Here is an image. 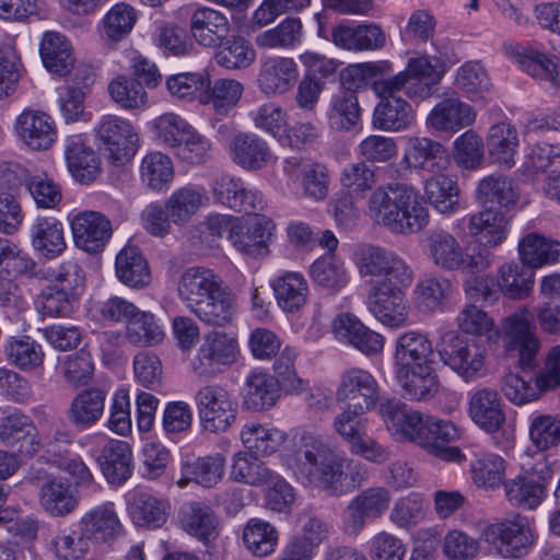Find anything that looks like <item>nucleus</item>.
Returning <instances> with one entry per match:
<instances>
[{
  "label": "nucleus",
  "mask_w": 560,
  "mask_h": 560,
  "mask_svg": "<svg viewBox=\"0 0 560 560\" xmlns=\"http://www.w3.org/2000/svg\"><path fill=\"white\" fill-rule=\"evenodd\" d=\"M520 260L533 270L560 261V242L540 233H527L517 244Z\"/></svg>",
  "instance_id": "nucleus-43"
},
{
  "label": "nucleus",
  "mask_w": 560,
  "mask_h": 560,
  "mask_svg": "<svg viewBox=\"0 0 560 560\" xmlns=\"http://www.w3.org/2000/svg\"><path fill=\"white\" fill-rule=\"evenodd\" d=\"M412 280L413 276L401 283L371 287L366 300L369 312L386 327L398 329L407 326L410 305L405 289Z\"/></svg>",
  "instance_id": "nucleus-12"
},
{
  "label": "nucleus",
  "mask_w": 560,
  "mask_h": 560,
  "mask_svg": "<svg viewBox=\"0 0 560 560\" xmlns=\"http://www.w3.org/2000/svg\"><path fill=\"white\" fill-rule=\"evenodd\" d=\"M276 225L265 215L242 222L238 220L231 229L228 240L240 253L249 257H265L269 253V242L273 235Z\"/></svg>",
  "instance_id": "nucleus-22"
},
{
  "label": "nucleus",
  "mask_w": 560,
  "mask_h": 560,
  "mask_svg": "<svg viewBox=\"0 0 560 560\" xmlns=\"http://www.w3.org/2000/svg\"><path fill=\"white\" fill-rule=\"evenodd\" d=\"M105 398V392L98 388H88L80 392L72 399L67 410L69 422L80 429L92 427L104 413Z\"/></svg>",
  "instance_id": "nucleus-46"
},
{
  "label": "nucleus",
  "mask_w": 560,
  "mask_h": 560,
  "mask_svg": "<svg viewBox=\"0 0 560 560\" xmlns=\"http://www.w3.org/2000/svg\"><path fill=\"white\" fill-rule=\"evenodd\" d=\"M433 365V345L427 334L408 330L397 337L393 370L407 398L424 400L438 392L439 381Z\"/></svg>",
  "instance_id": "nucleus-2"
},
{
  "label": "nucleus",
  "mask_w": 560,
  "mask_h": 560,
  "mask_svg": "<svg viewBox=\"0 0 560 560\" xmlns=\"http://www.w3.org/2000/svg\"><path fill=\"white\" fill-rule=\"evenodd\" d=\"M140 178L152 190L166 189L174 179L171 158L162 152H150L141 162Z\"/></svg>",
  "instance_id": "nucleus-58"
},
{
  "label": "nucleus",
  "mask_w": 560,
  "mask_h": 560,
  "mask_svg": "<svg viewBox=\"0 0 560 560\" xmlns=\"http://www.w3.org/2000/svg\"><path fill=\"white\" fill-rule=\"evenodd\" d=\"M431 173L432 175L423 180L424 198L440 213H454L459 205V187L456 177L443 171Z\"/></svg>",
  "instance_id": "nucleus-42"
},
{
  "label": "nucleus",
  "mask_w": 560,
  "mask_h": 560,
  "mask_svg": "<svg viewBox=\"0 0 560 560\" xmlns=\"http://www.w3.org/2000/svg\"><path fill=\"white\" fill-rule=\"evenodd\" d=\"M202 429L210 433L228 431L236 420L237 402L222 386H202L195 397Z\"/></svg>",
  "instance_id": "nucleus-13"
},
{
  "label": "nucleus",
  "mask_w": 560,
  "mask_h": 560,
  "mask_svg": "<svg viewBox=\"0 0 560 560\" xmlns=\"http://www.w3.org/2000/svg\"><path fill=\"white\" fill-rule=\"evenodd\" d=\"M520 140L516 129L508 122L490 127L487 138L489 155L499 166L511 168L515 164Z\"/></svg>",
  "instance_id": "nucleus-50"
},
{
  "label": "nucleus",
  "mask_w": 560,
  "mask_h": 560,
  "mask_svg": "<svg viewBox=\"0 0 560 560\" xmlns=\"http://www.w3.org/2000/svg\"><path fill=\"white\" fill-rule=\"evenodd\" d=\"M335 338L365 355L378 354L384 348V337L366 327L354 314L341 313L332 320Z\"/></svg>",
  "instance_id": "nucleus-28"
},
{
  "label": "nucleus",
  "mask_w": 560,
  "mask_h": 560,
  "mask_svg": "<svg viewBox=\"0 0 560 560\" xmlns=\"http://www.w3.org/2000/svg\"><path fill=\"white\" fill-rule=\"evenodd\" d=\"M390 78L375 80L371 90L380 98L376 104L372 125L375 129L386 132H400L409 129L416 122V113L412 106L398 94L404 90L380 91L378 84L389 82Z\"/></svg>",
  "instance_id": "nucleus-16"
},
{
  "label": "nucleus",
  "mask_w": 560,
  "mask_h": 560,
  "mask_svg": "<svg viewBox=\"0 0 560 560\" xmlns=\"http://www.w3.org/2000/svg\"><path fill=\"white\" fill-rule=\"evenodd\" d=\"M283 172L289 183L301 190L303 198L320 202L328 197L331 176L326 164L303 162L301 159L292 156L285 159Z\"/></svg>",
  "instance_id": "nucleus-19"
},
{
  "label": "nucleus",
  "mask_w": 560,
  "mask_h": 560,
  "mask_svg": "<svg viewBox=\"0 0 560 560\" xmlns=\"http://www.w3.org/2000/svg\"><path fill=\"white\" fill-rule=\"evenodd\" d=\"M97 139L115 164L130 161L138 149V133L131 124L118 116L105 115L96 128Z\"/></svg>",
  "instance_id": "nucleus-20"
},
{
  "label": "nucleus",
  "mask_w": 560,
  "mask_h": 560,
  "mask_svg": "<svg viewBox=\"0 0 560 560\" xmlns=\"http://www.w3.org/2000/svg\"><path fill=\"white\" fill-rule=\"evenodd\" d=\"M272 288L278 305L285 312L299 311L306 303L308 287L299 272H285L275 280Z\"/></svg>",
  "instance_id": "nucleus-55"
},
{
  "label": "nucleus",
  "mask_w": 560,
  "mask_h": 560,
  "mask_svg": "<svg viewBox=\"0 0 560 560\" xmlns=\"http://www.w3.org/2000/svg\"><path fill=\"white\" fill-rule=\"evenodd\" d=\"M392 502L390 491L382 486L370 487L359 492L342 513V525L349 536L357 537L368 518H380Z\"/></svg>",
  "instance_id": "nucleus-18"
},
{
  "label": "nucleus",
  "mask_w": 560,
  "mask_h": 560,
  "mask_svg": "<svg viewBox=\"0 0 560 560\" xmlns=\"http://www.w3.org/2000/svg\"><path fill=\"white\" fill-rule=\"evenodd\" d=\"M7 361L22 371L42 366L45 358L42 346L30 336H13L5 340Z\"/></svg>",
  "instance_id": "nucleus-53"
},
{
  "label": "nucleus",
  "mask_w": 560,
  "mask_h": 560,
  "mask_svg": "<svg viewBox=\"0 0 560 560\" xmlns=\"http://www.w3.org/2000/svg\"><path fill=\"white\" fill-rule=\"evenodd\" d=\"M209 202L202 186L187 184L176 188L165 201V210L175 225H185Z\"/></svg>",
  "instance_id": "nucleus-38"
},
{
  "label": "nucleus",
  "mask_w": 560,
  "mask_h": 560,
  "mask_svg": "<svg viewBox=\"0 0 560 560\" xmlns=\"http://www.w3.org/2000/svg\"><path fill=\"white\" fill-rule=\"evenodd\" d=\"M242 540L250 553L257 557H266L276 550L279 532L269 522L254 517L245 524Z\"/></svg>",
  "instance_id": "nucleus-54"
},
{
  "label": "nucleus",
  "mask_w": 560,
  "mask_h": 560,
  "mask_svg": "<svg viewBox=\"0 0 560 560\" xmlns=\"http://www.w3.org/2000/svg\"><path fill=\"white\" fill-rule=\"evenodd\" d=\"M477 118L476 109L452 94L438 102L427 117V126L439 132L456 133L472 126Z\"/></svg>",
  "instance_id": "nucleus-27"
},
{
  "label": "nucleus",
  "mask_w": 560,
  "mask_h": 560,
  "mask_svg": "<svg viewBox=\"0 0 560 560\" xmlns=\"http://www.w3.org/2000/svg\"><path fill=\"white\" fill-rule=\"evenodd\" d=\"M502 330L505 350L518 357L522 369L532 368L540 343L536 337V326L529 308L521 307L505 317Z\"/></svg>",
  "instance_id": "nucleus-15"
},
{
  "label": "nucleus",
  "mask_w": 560,
  "mask_h": 560,
  "mask_svg": "<svg viewBox=\"0 0 560 560\" xmlns=\"http://www.w3.org/2000/svg\"><path fill=\"white\" fill-rule=\"evenodd\" d=\"M116 275L126 285L139 289L151 282V272L141 250L132 245L125 246L116 257Z\"/></svg>",
  "instance_id": "nucleus-49"
},
{
  "label": "nucleus",
  "mask_w": 560,
  "mask_h": 560,
  "mask_svg": "<svg viewBox=\"0 0 560 560\" xmlns=\"http://www.w3.org/2000/svg\"><path fill=\"white\" fill-rule=\"evenodd\" d=\"M402 162L409 168L439 172L450 164V155L445 147L428 137H409L404 150Z\"/></svg>",
  "instance_id": "nucleus-33"
},
{
  "label": "nucleus",
  "mask_w": 560,
  "mask_h": 560,
  "mask_svg": "<svg viewBox=\"0 0 560 560\" xmlns=\"http://www.w3.org/2000/svg\"><path fill=\"white\" fill-rule=\"evenodd\" d=\"M380 384L368 370L352 366L345 370L336 389V400L348 402V406H362L372 410L380 400Z\"/></svg>",
  "instance_id": "nucleus-21"
},
{
  "label": "nucleus",
  "mask_w": 560,
  "mask_h": 560,
  "mask_svg": "<svg viewBox=\"0 0 560 560\" xmlns=\"http://www.w3.org/2000/svg\"><path fill=\"white\" fill-rule=\"evenodd\" d=\"M273 470L252 452H240L234 455L231 475L236 481L252 486L267 485Z\"/></svg>",
  "instance_id": "nucleus-62"
},
{
  "label": "nucleus",
  "mask_w": 560,
  "mask_h": 560,
  "mask_svg": "<svg viewBox=\"0 0 560 560\" xmlns=\"http://www.w3.org/2000/svg\"><path fill=\"white\" fill-rule=\"evenodd\" d=\"M353 262L361 278L371 287L401 283L413 276L411 268L395 252L373 244H361L353 252Z\"/></svg>",
  "instance_id": "nucleus-6"
},
{
  "label": "nucleus",
  "mask_w": 560,
  "mask_h": 560,
  "mask_svg": "<svg viewBox=\"0 0 560 560\" xmlns=\"http://www.w3.org/2000/svg\"><path fill=\"white\" fill-rule=\"evenodd\" d=\"M495 283L505 298L522 301L533 293L535 271L521 260L504 262L497 270Z\"/></svg>",
  "instance_id": "nucleus-39"
},
{
  "label": "nucleus",
  "mask_w": 560,
  "mask_h": 560,
  "mask_svg": "<svg viewBox=\"0 0 560 560\" xmlns=\"http://www.w3.org/2000/svg\"><path fill=\"white\" fill-rule=\"evenodd\" d=\"M40 508L52 517H65L79 506L80 494L68 479L47 476L38 491Z\"/></svg>",
  "instance_id": "nucleus-31"
},
{
  "label": "nucleus",
  "mask_w": 560,
  "mask_h": 560,
  "mask_svg": "<svg viewBox=\"0 0 560 560\" xmlns=\"http://www.w3.org/2000/svg\"><path fill=\"white\" fill-rule=\"evenodd\" d=\"M18 139L32 151H46L57 141L58 131L54 118L38 109L26 108L14 122Z\"/></svg>",
  "instance_id": "nucleus-24"
},
{
  "label": "nucleus",
  "mask_w": 560,
  "mask_h": 560,
  "mask_svg": "<svg viewBox=\"0 0 560 560\" xmlns=\"http://www.w3.org/2000/svg\"><path fill=\"white\" fill-rule=\"evenodd\" d=\"M505 460L497 454H482L470 465L471 478L475 485L487 490L500 487L505 477Z\"/></svg>",
  "instance_id": "nucleus-60"
},
{
  "label": "nucleus",
  "mask_w": 560,
  "mask_h": 560,
  "mask_svg": "<svg viewBox=\"0 0 560 560\" xmlns=\"http://www.w3.org/2000/svg\"><path fill=\"white\" fill-rule=\"evenodd\" d=\"M441 361L465 381L475 380L486 364V350L475 340L446 331L436 345Z\"/></svg>",
  "instance_id": "nucleus-11"
},
{
  "label": "nucleus",
  "mask_w": 560,
  "mask_h": 560,
  "mask_svg": "<svg viewBox=\"0 0 560 560\" xmlns=\"http://www.w3.org/2000/svg\"><path fill=\"white\" fill-rule=\"evenodd\" d=\"M425 516V504L421 494L411 492L397 499L389 512L390 522L401 529H409Z\"/></svg>",
  "instance_id": "nucleus-64"
},
{
  "label": "nucleus",
  "mask_w": 560,
  "mask_h": 560,
  "mask_svg": "<svg viewBox=\"0 0 560 560\" xmlns=\"http://www.w3.org/2000/svg\"><path fill=\"white\" fill-rule=\"evenodd\" d=\"M68 168L75 180L89 184L101 174V162L94 151L79 137H70L66 145Z\"/></svg>",
  "instance_id": "nucleus-45"
},
{
  "label": "nucleus",
  "mask_w": 560,
  "mask_h": 560,
  "mask_svg": "<svg viewBox=\"0 0 560 560\" xmlns=\"http://www.w3.org/2000/svg\"><path fill=\"white\" fill-rule=\"evenodd\" d=\"M190 32L198 44L205 47H215L226 38L230 22L220 11L201 7L190 18Z\"/></svg>",
  "instance_id": "nucleus-41"
},
{
  "label": "nucleus",
  "mask_w": 560,
  "mask_h": 560,
  "mask_svg": "<svg viewBox=\"0 0 560 560\" xmlns=\"http://www.w3.org/2000/svg\"><path fill=\"white\" fill-rule=\"evenodd\" d=\"M241 440L249 452L268 456L285 442L287 434L273 427H267L258 422H247L242 428Z\"/></svg>",
  "instance_id": "nucleus-51"
},
{
  "label": "nucleus",
  "mask_w": 560,
  "mask_h": 560,
  "mask_svg": "<svg viewBox=\"0 0 560 560\" xmlns=\"http://www.w3.org/2000/svg\"><path fill=\"white\" fill-rule=\"evenodd\" d=\"M369 410L362 406H348L332 421L335 432L348 444L351 454L374 463L384 464L390 458V450L366 435V421L361 418Z\"/></svg>",
  "instance_id": "nucleus-7"
},
{
  "label": "nucleus",
  "mask_w": 560,
  "mask_h": 560,
  "mask_svg": "<svg viewBox=\"0 0 560 560\" xmlns=\"http://www.w3.org/2000/svg\"><path fill=\"white\" fill-rule=\"evenodd\" d=\"M73 241L86 253L101 252L112 236V223L101 212L82 211L71 220Z\"/></svg>",
  "instance_id": "nucleus-29"
},
{
  "label": "nucleus",
  "mask_w": 560,
  "mask_h": 560,
  "mask_svg": "<svg viewBox=\"0 0 560 560\" xmlns=\"http://www.w3.org/2000/svg\"><path fill=\"white\" fill-rule=\"evenodd\" d=\"M178 521L183 530L205 545L213 542L219 537L220 520L205 503H185L180 508Z\"/></svg>",
  "instance_id": "nucleus-36"
},
{
  "label": "nucleus",
  "mask_w": 560,
  "mask_h": 560,
  "mask_svg": "<svg viewBox=\"0 0 560 560\" xmlns=\"http://www.w3.org/2000/svg\"><path fill=\"white\" fill-rule=\"evenodd\" d=\"M78 528L89 541L106 542L122 532V524L113 502H104L86 510L78 522Z\"/></svg>",
  "instance_id": "nucleus-32"
},
{
  "label": "nucleus",
  "mask_w": 560,
  "mask_h": 560,
  "mask_svg": "<svg viewBox=\"0 0 560 560\" xmlns=\"http://www.w3.org/2000/svg\"><path fill=\"white\" fill-rule=\"evenodd\" d=\"M125 338L138 347H153L164 340L165 334L152 313L138 308L126 325Z\"/></svg>",
  "instance_id": "nucleus-57"
},
{
  "label": "nucleus",
  "mask_w": 560,
  "mask_h": 560,
  "mask_svg": "<svg viewBox=\"0 0 560 560\" xmlns=\"http://www.w3.org/2000/svg\"><path fill=\"white\" fill-rule=\"evenodd\" d=\"M127 509L135 525L159 528L167 520L168 502L150 492L137 490L129 493Z\"/></svg>",
  "instance_id": "nucleus-40"
},
{
  "label": "nucleus",
  "mask_w": 560,
  "mask_h": 560,
  "mask_svg": "<svg viewBox=\"0 0 560 560\" xmlns=\"http://www.w3.org/2000/svg\"><path fill=\"white\" fill-rule=\"evenodd\" d=\"M504 54L532 78L560 89V65L548 57L536 44L505 43Z\"/></svg>",
  "instance_id": "nucleus-25"
},
{
  "label": "nucleus",
  "mask_w": 560,
  "mask_h": 560,
  "mask_svg": "<svg viewBox=\"0 0 560 560\" xmlns=\"http://www.w3.org/2000/svg\"><path fill=\"white\" fill-rule=\"evenodd\" d=\"M445 72V65L436 56L409 59L405 70L389 77L390 81L378 84L380 91L404 90L409 98L424 100L431 95Z\"/></svg>",
  "instance_id": "nucleus-9"
},
{
  "label": "nucleus",
  "mask_w": 560,
  "mask_h": 560,
  "mask_svg": "<svg viewBox=\"0 0 560 560\" xmlns=\"http://www.w3.org/2000/svg\"><path fill=\"white\" fill-rule=\"evenodd\" d=\"M246 387L245 404L256 411L272 407L279 398L280 384L267 373L252 372Z\"/></svg>",
  "instance_id": "nucleus-56"
},
{
  "label": "nucleus",
  "mask_w": 560,
  "mask_h": 560,
  "mask_svg": "<svg viewBox=\"0 0 560 560\" xmlns=\"http://www.w3.org/2000/svg\"><path fill=\"white\" fill-rule=\"evenodd\" d=\"M528 436L539 451H546L560 443V417L557 415H534L528 424Z\"/></svg>",
  "instance_id": "nucleus-63"
},
{
  "label": "nucleus",
  "mask_w": 560,
  "mask_h": 560,
  "mask_svg": "<svg viewBox=\"0 0 560 560\" xmlns=\"http://www.w3.org/2000/svg\"><path fill=\"white\" fill-rule=\"evenodd\" d=\"M481 537L491 545L497 553L509 560L526 557L536 544V533L527 517L515 515L482 529Z\"/></svg>",
  "instance_id": "nucleus-8"
},
{
  "label": "nucleus",
  "mask_w": 560,
  "mask_h": 560,
  "mask_svg": "<svg viewBox=\"0 0 560 560\" xmlns=\"http://www.w3.org/2000/svg\"><path fill=\"white\" fill-rule=\"evenodd\" d=\"M423 244L429 260L442 271L475 275L491 265L488 250L475 249L468 253L451 232L443 229L428 231Z\"/></svg>",
  "instance_id": "nucleus-5"
},
{
  "label": "nucleus",
  "mask_w": 560,
  "mask_h": 560,
  "mask_svg": "<svg viewBox=\"0 0 560 560\" xmlns=\"http://www.w3.org/2000/svg\"><path fill=\"white\" fill-rule=\"evenodd\" d=\"M506 499L513 506L533 510L545 498L544 486L527 477H516L504 482Z\"/></svg>",
  "instance_id": "nucleus-61"
},
{
  "label": "nucleus",
  "mask_w": 560,
  "mask_h": 560,
  "mask_svg": "<svg viewBox=\"0 0 560 560\" xmlns=\"http://www.w3.org/2000/svg\"><path fill=\"white\" fill-rule=\"evenodd\" d=\"M243 92L244 85L238 80L220 78L208 84L200 103L210 105L217 115L226 116L237 105Z\"/></svg>",
  "instance_id": "nucleus-52"
},
{
  "label": "nucleus",
  "mask_w": 560,
  "mask_h": 560,
  "mask_svg": "<svg viewBox=\"0 0 560 560\" xmlns=\"http://www.w3.org/2000/svg\"><path fill=\"white\" fill-rule=\"evenodd\" d=\"M378 413L390 433L398 441H409L423 446L428 441L424 434L427 418L417 410L409 408L397 398H383L378 405Z\"/></svg>",
  "instance_id": "nucleus-17"
},
{
  "label": "nucleus",
  "mask_w": 560,
  "mask_h": 560,
  "mask_svg": "<svg viewBox=\"0 0 560 560\" xmlns=\"http://www.w3.org/2000/svg\"><path fill=\"white\" fill-rule=\"evenodd\" d=\"M177 296L199 320L215 327L230 324L236 311L235 296L212 269L196 266L183 271Z\"/></svg>",
  "instance_id": "nucleus-1"
},
{
  "label": "nucleus",
  "mask_w": 560,
  "mask_h": 560,
  "mask_svg": "<svg viewBox=\"0 0 560 560\" xmlns=\"http://www.w3.org/2000/svg\"><path fill=\"white\" fill-rule=\"evenodd\" d=\"M299 78L296 62L289 57L271 56L259 61L256 85L266 97L287 94L295 85Z\"/></svg>",
  "instance_id": "nucleus-23"
},
{
  "label": "nucleus",
  "mask_w": 560,
  "mask_h": 560,
  "mask_svg": "<svg viewBox=\"0 0 560 560\" xmlns=\"http://www.w3.org/2000/svg\"><path fill=\"white\" fill-rule=\"evenodd\" d=\"M229 152L232 161L246 171L262 170L276 160L267 141L252 132L234 136Z\"/></svg>",
  "instance_id": "nucleus-35"
},
{
  "label": "nucleus",
  "mask_w": 560,
  "mask_h": 560,
  "mask_svg": "<svg viewBox=\"0 0 560 560\" xmlns=\"http://www.w3.org/2000/svg\"><path fill=\"white\" fill-rule=\"evenodd\" d=\"M467 228L469 235L481 246L479 249L487 250L505 242L510 229V218L502 211L483 208L469 215Z\"/></svg>",
  "instance_id": "nucleus-30"
},
{
  "label": "nucleus",
  "mask_w": 560,
  "mask_h": 560,
  "mask_svg": "<svg viewBox=\"0 0 560 560\" xmlns=\"http://www.w3.org/2000/svg\"><path fill=\"white\" fill-rule=\"evenodd\" d=\"M340 454L320 435L303 430L294 445L283 451L281 462L305 488L332 494L334 490H340L336 481Z\"/></svg>",
  "instance_id": "nucleus-3"
},
{
  "label": "nucleus",
  "mask_w": 560,
  "mask_h": 560,
  "mask_svg": "<svg viewBox=\"0 0 560 560\" xmlns=\"http://www.w3.org/2000/svg\"><path fill=\"white\" fill-rule=\"evenodd\" d=\"M82 447L89 448L94 456V448L100 447L96 462L105 479L115 486H121L132 475V451L129 443L108 439L104 433H90L79 440Z\"/></svg>",
  "instance_id": "nucleus-10"
},
{
  "label": "nucleus",
  "mask_w": 560,
  "mask_h": 560,
  "mask_svg": "<svg viewBox=\"0 0 560 560\" xmlns=\"http://www.w3.org/2000/svg\"><path fill=\"white\" fill-rule=\"evenodd\" d=\"M238 355L240 346L235 337L212 330L203 335L192 369L200 376H214L234 364Z\"/></svg>",
  "instance_id": "nucleus-14"
},
{
  "label": "nucleus",
  "mask_w": 560,
  "mask_h": 560,
  "mask_svg": "<svg viewBox=\"0 0 560 560\" xmlns=\"http://www.w3.org/2000/svg\"><path fill=\"white\" fill-rule=\"evenodd\" d=\"M40 57L46 69L63 77L74 66V57L70 42L58 32H47L40 42Z\"/></svg>",
  "instance_id": "nucleus-47"
},
{
  "label": "nucleus",
  "mask_w": 560,
  "mask_h": 560,
  "mask_svg": "<svg viewBox=\"0 0 560 560\" xmlns=\"http://www.w3.org/2000/svg\"><path fill=\"white\" fill-rule=\"evenodd\" d=\"M468 406L471 420L489 433L498 431L505 421L502 399L493 388L485 387L474 392Z\"/></svg>",
  "instance_id": "nucleus-37"
},
{
  "label": "nucleus",
  "mask_w": 560,
  "mask_h": 560,
  "mask_svg": "<svg viewBox=\"0 0 560 560\" xmlns=\"http://www.w3.org/2000/svg\"><path fill=\"white\" fill-rule=\"evenodd\" d=\"M0 442L24 455L37 453L40 442L33 420L18 409H0Z\"/></svg>",
  "instance_id": "nucleus-26"
},
{
  "label": "nucleus",
  "mask_w": 560,
  "mask_h": 560,
  "mask_svg": "<svg viewBox=\"0 0 560 560\" xmlns=\"http://www.w3.org/2000/svg\"><path fill=\"white\" fill-rule=\"evenodd\" d=\"M362 109L352 89L342 88L334 93L327 110L328 124L337 131H350L361 120Z\"/></svg>",
  "instance_id": "nucleus-44"
},
{
  "label": "nucleus",
  "mask_w": 560,
  "mask_h": 560,
  "mask_svg": "<svg viewBox=\"0 0 560 560\" xmlns=\"http://www.w3.org/2000/svg\"><path fill=\"white\" fill-rule=\"evenodd\" d=\"M476 197L483 208H491L508 214L518 203L520 191L513 178L494 173L478 183Z\"/></svg>",
  "instance_id": "nucleus-34"
},
{
  "label": "nucleus",
  "mask_w": 560,
  "mask_h": 560,
  "mask_svg": "<svg viewBox=\"0 0 560 560\" xmlns=\"http://www.w3.org/2000/svg\"><path fill=\"white\" fill-rule=\"evenodd\" d=\"M33 247L45 257L54 258L66 249L62 223L52 217H37L31 225Z\"/></svg>",
  "instance_id": "nucleus-48"
},
{
  "label": "nucleus",
  "mask_w": 560,
  "mask_h": 560,
  "mask_svg": "<svg viewBox=\"0 0 560 560\" xmlns=\"http://www.w3.org/2000/svg\"><path fill=\"white\" fill-rule=\"evenodd\" d=\"M368 211L376 224L400 235L419 233L430 220L419 192L404 183H387L375 188L368 200Z\"/></svg>",
  "instance_id": "nucleus-4"
},
{
  "label": "nucleus",
  "mask_w": 560,
  "mask_h": 560,
  "mask_svg": "<svg viewBox=\"0 0 560 560\" xmlns=\"http://www.w3.org/2000/svg\"><path fill=\"white\" fill-rule=\"evenodd\" d=\"M219 44L220 47L214 58L217 63L225 69H245L256 58V51L252 44L243 37L233 36Z\"/></svg>",
  "instance_id": "nucleus-59"
}]
</instances>
